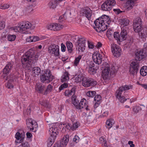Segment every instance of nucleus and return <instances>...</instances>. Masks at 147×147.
<instances>
[{
  "label": "nucleus",
  "mask_w": 147,
  "mask_h": 147,
  "mask_svg": "<svg viewBox=\"0 0 147 147\" xmlns=\"http://www.w3.org/2000/svg\"><path fill=\"white\" fill-rule=\"evenodd\" d=\"M38 59L35 55H33L31 51H28L22 57L21 60L23 67L30 70L32 65L36 63Z\"/></svg>",
  "instance_id": "f257e3e1"
},
{
  "label": "nucleus",
  "mask_w": 147,
  "mask_h": 147,
  "mask_svg": "<svg viewBox=\"0 0 147 147\" xmlns=\"http://www.w3.org/2000/svg\"><path fill=\"white\" fill-rule=\"evenodd\" d=\"M110 22V18L109 16L105 15H103L94 21L95 26H94V28L97 32H103L107 28L108 26L106 23L109 24Z\"/></svg>",
  "instance_id": "f03ea898"
},
{
  "label": "nucleus",
  "mask_w": 147,
  "mask_h": 147,
  "mask_svg": "<svg viewBox=\"0 0 147 147\" xmlns=\"http://www.w3.org/2000/svg\"><path fill=\"white\" fill-rule=\"evenodd\" d=\"M132 86L131 85H125L123 86L120 87L118 90H117L115 94V95L116 98L121 103H123L127 99L129 98H126L124 96H121L122 93L123 91L129 90L132 88Z\"/></svg>",
  "instance_id": "7ed1b4c3"
},
{
  "label": "nucleus",
  "mask_w": 147,
  "mask_h": 147,
  "mask_svg": "<svg viewBox=\"0 0 147 147\" xmlns=\"http://www.w3.org/2000/svg\"><path fill=\"white\" fill-rule=\"evenodd\" d=\"M54 78V76L51 74L50 69H46L44 73L40 75V80L42 82L48 83L52 81Z\"/></svg>",
  "instance_id": "20e7f679"
},
{
  "label": "nucleus",
  "mask_w": 147,
  "mask_h": 147,
  "mask_svg": "<svg viewBox=\"0 0 147 147\" xmlns=\"http://www.w3.org/2000/svg\"><path fill=\"white\" fill-rule=\"evenodd\" d=\"M34 27L32 26V24L28 21L22 22L20 24H18V26H16L14 30H16L17 31L22 32L28 29H33Z\"/></svg>",
  "instance_id": "39448f33"
},
{
  "label": "nucleus",
  "mask_w": 147,
  "mask_h": 147,
  "mask_svg": "<svg viewBox=\"0 0 147 147\" xmlns=\"http://www.w3.org/2000/svg\"><path fill=\"white\" fill-rule=\"evenodd\" d=\"M127 31L124 27L121 28L120 34L117 32H115L113 34L114 38L118 41L122 42L125 40L127 38Z\"/></svg>",
  "instance_id": "423d86ee"
},
{
  "label": "nucleus",
  "mask_w": 147,
  "mask_h": 147,
  "mask_svg": "<svg viewBox=\"0 0 147 147\" xmlns=\"http://www.w3.org/2000/svg\"><path fill=\"white\" fill-rule=\"evenodd\" d=\"M141 66L140 63L138 60L135 59L132 61L130 64L129 70L130 74L134 76L136 75Z\"/></svg>",
  "instance_id": "0eeeda50"
},
{
  "label": "nucleus",
  "mask_w": 147,
  "mask_h": 147,
  "mask_svg": "<svg viewBox=\"0 0 147 147\" xmlns=\"http://www.w3.org/2000/svg\"><path fill=\"white\" fill-rule=\"evenodd\" d=\"M27 127L31 131L35 132L37 131L38 125L37 123L32 119L28 118L26 120Z\"/></svg>",
  "instance_id": "6e6552de"
},
{
  "label": "nucleus",
  "mask_w": 147,
  "mask_h": 147,
  "mask_svg": "<svg viewBox=\"0 0 147 147\" xmlns=\"http://www.w3.org/2000/svg\"><path fill=\"white\" fill-rule=\"evenodd\" d=\"M80 14L81 16L86 17L89 20H90L93 14L92 10L88 7L82 8L80 11Z\"/></svg>",
  "instance_id": "1a4fd4ad"
},
{
  "label": "nucleus",
  "mask_w": 147,
  "mask_h": 147,
  "mask_svg": "<svg viewBox=\"0 0 147 147\" xmlns=\"http://www.w3.org/2000/svg\"><path fill=\"white\" fill-rule=\"evenodd\" d=\"M102 67L103 68L102 71V78L104 80L108 79L109 78L110 71L109 65L107 63L105 62L102 65Z\"/></svg>",
  "instance_id": "9d476101"
},
{
  "label": "nucleus",
  "mask_w": 147,
  "mask_h": 147,
  "mask_svg": "<svg viewBox=\"0 0 147 147\" xmlns=\"http://www.w3.org/2000/svg\"><path fill=\"white\" fill-rule=\"evenodd\" d=\"M85 41L84 38H80L76 42V49L79 52H83L85 50Z\"/></svg>",
  "instance_id": "9b49d317"
},
{
  "label": "nucleus",
  "mask_w": 147,
  "mask_h": 147,
  "mask_svg": "<svg viewBox=\"0 0 147 147\" xmlns=\"http://www.w3.org/2000/svg\"><path fill=\"white\" fill-rule=\"evenodd\" d=\"M97 83L96 81L93 79L86 78H82V85L85 87L94 86Z\"/></svg>",
  "instance_id": "f8f14e48"
},
{
  "label": "nucleus",
  "mask_w": 147,
  "mask_h": 147,
  "mask_svg": "<svg viewBox=\"0 0 147 147\" xmlns=\"http://www.w3.org/2000/svg\"><path fill=\"white\" fill-rule=\"evenodd\" d=\"M48 52L50 54H53L56 56H58L59 55V46L55 44L50 45L48 48Z\"/></svg>",
  "instance_id": "ddd939ff"
},
{
  "label": "nucleus",
  "mask_w": 147,
  "mask_h": 147,
  "mask_svg": "<svg viewBox=\"0 0 147 147\" xmlns=\"http://www.w3.org/2000/svg\"><path fill=\"white\" fill-rule=\"evenodd\" d=\"M111 48L112 52L115 57H119L121 54V50L120 47L115 44L113 43L111 45Z\"/></svg>",
  "instance_id": "4468645a"
},
{
  "label": "nucleus",
  "mask_w": 147,
  "mask_h": 147,
  "mask_svg": "<svg viewBox=\"0 0 147 147\" xmlns=\"http://www.w3.org/2000/svg\"><path fill=\"white\" fill-rule=\"evenodd\" d=\"M92 57L94 62L96 64L99 65L101 63L102 57L99 53H95L92 54Z\"/></svg>",
  "instance_id": "2eb2a0df"
},
{
  "label": "nucleus",
  "mask_w": 147,
  "mask_h": 147,
  "mask_svg": "<svg viewBox=\"0 0 147 147\" xmlns=\"http://www.w3.org/2000/svg\"><path fill=\"white\" fill-rule=\"evenodd\" d=\"M136 0H127L125 5L124 8L126 11H128L133 9L135 2Z\"/></svg>",
  "instance_id": "dca6fc26"
},
{
  "label": "nucleus",
  "mask_w": 147,
  "mask_h": 147,
  "mask_svg": "<svg viewBox=\"0 0 147 147\" xmlns=\"http://www.w3.org/2000/svg\"><path fill=\"white\" fill-rule=\"evenodd\" d=\"M146 57L145 53L143 50H137L135 54V59L138 61H140Z\"/></svg>",
  "instance_id": "f3484780"
},
{
  "label": "nucleus",
  "mask_w": 147,
  "mask_h": 147,
  "mask_svg": "<svg viewBox=\"0 0 147 147\" xmlns=\"http://www.w3.org/2000/svg\"><path fill=\"white\" fill-rule=\"evenodd\" d=\"M47 27L48 30L57 31L61 29L63 26L62 25H60L56 23H55L48 25Z\"/></svg>",
  "instance_id": "a211bd4d"
},
{
  "label": "nucleus",
  "mask_w": 147,
  "mask_h": 147,
  "mask_svg": "<svg viewBox=\"0 0 147 147\" xmlns=\"http://www.w3.org/2000/svg\"><path fill=\"white\" fill-rule=\"evenodd\" d=\"M13 65L12 63L9 62L3 69V74L7 75V74L10 72V71L13 68Z\"/></svg>",
  "instance_id": "6ab92c4d"
},
{
  "label": "nucleus",
  "mask_w": 147,
  "mask_h": 147,
  "mask_svg": "<svg viewBox=\"0 0 147 147\" xmlns=\"http://www.w3.org/2000/svg\"><path fill=\"white\" fill-rule=\"evenodd\" d=\"M87 104L86 100L83 98L80 101V102H79L77 104V106H76L75 107L76 109H81L82 108H83L85 107L86 105V106Z\"/></svg>",
  "instance_id": "aec40b11"
},
{
  "label": "nucleus",
  "mask_w": 147,
  "mask_h": 147,
  "mask_svg": "<svg viewBox=\"0 0 147 147\" xmlns=\"http://www.w3.org/2000/svg\"><path fill=\"white\" fill-rule=\"evenodd\" d=\"M69 135H66L62 138L60 143V144L61 145L62 147H65L67 143L69 142Z\"/></svg>",
  "instance_id": "412c9836"
},
{
  "label": "nucleus",
  "mask_w": 147,
  "mask_h": 147,
  "mask_svg": "<svg viewBox=\"0 0 147 147\" xmlns=\"http://www.w3.org/2000/svg\"><path fill=\"white\" fill-rule=\"evenodd\" d=\"M59 133L57 127L53 126L50 128L49 130V134L50 136H53L56 137L57 135Z\"/></svg>",
  "instance_id": "4be33fe9"
},
{
  "label": "nucleus",
  "mask_w": 147,
  "mask_h": 147,
  "mask_svg": "<svg viewBox=\"0 0 147 147\" xmlns=\"http://www.w3.org/2000/svg\"><path fill=\"white\" fill-rule=\"evenodd\" d=\"M139 35L143 40H146V38L147 37V26L143 28L142 32Z\"/></svg>",
  "instance_id": "5701e85b"
},
{
  "label": "nucleus",
  "mask_w": 147,
  "mask_h": 147,
  "mask_svg": "<svg viewBox=\"0 0 147 147\" xmlns=\"http://www.w3.org/2000/svg\"><path fill=\"white\" fill-rule=\"evenodd\" d=\"M39 103L45 107L50 108L51 107L49 102L46 99L44 100L42 98L40 99L39 101Z\"/></svg>",
  "instance_id": "b1692460"
},
{
  "label": "nucleus",
  "mask_w": 147,
  "mask_h": 147,
  "mask_svg": "<svg viewBox=\"0 0 147 147\" xmlns=\"http://www.w3.org/2000/svg\"><path fill=\"white\" fill-rule=\"evenodd\" d=\"M35 6L36 5L34 3L27 6L24 9V11L26 12L32 13Z\"/></svg>",
  "instance_id": "393cba45"
},
{
  "label": "nucleus",
  "mask_w": 147,
  "mask_h": 147,
  "mask_svg": "<svg viewBox=\"0 0 147 147\" xmlns=\"http://www.w3.org/2000/svg\"><path fill=\"white\" fill-rule=\"evenodd\" d=\"M76 89L75 88H72L70 90H65V96H69L75 94L76 92Z\"/></svg>",
  "instance_id": "a878e982"
},
{
  "label": "nucleus",
  "mask_w": 147,
  "mask_h": 147,
  "mask_svg": "<svg viewBox=\"0 0 147 147\" xmlns=\"http://www.w3.org/2000/svg\"><path fill=\"white\" fill-rule=\"evenodd\" d=\"M32 71L33 73V75L35 77L38 76L40 74L41 72V69L38 67H34L32 68Z\"/></svg>",
  "instance_id": "bb28decb"
},
{
  "label": "nucleus",
  "mask_w": 147,
  "mask_h": 147,
  "mask_svg": "<svg viewBox=\"0 0 147 147\" xmlns=\"http://www.w3.org/2000/svg\"><path fill=\"white\" fill-rule=\"evenodd\" d=\"M101 8L102 10L105 11H109L111 9V6L109 5L108 2L106 1L102 5Z\"/></svg>",
  "instance_id": "cd10ccee"
},
{
  "label": "nucleus",
  "mask_w": 147,
  "mask_h": 147,
  "mask_svg": "<svg viewBox=\"0 0 147 147\" xmlns=\"http://www.w3.org/2000/svg\"><path fill=\"white\" fill-rule=\"evenodd\" d=\"M69 74L68 72L66 71L62 76L61 78V81L62 82H67L69 79Z\"/></svg>",
  "instance_id": "c85d7f7f"
},
{
  "label": "nucleus",
  "mask_w": 147,
  "mask_h": 147,
  "mask_svg": "<svg viewBox=\"0 0 147 147\" xmlns=\"http://www.w3.org/2000/svg\"><path fill=\"white\" fill-rule=\"evenodd\" d=\"M140 74L142 76H145L147 74V66H144L141 67L140 70Z\"/></svg>",
  "instance_id": "c756f323"
},
{
  "label": "nucleus",
  "mask_w": 147,
  "mask_h": 147,
  "mask_svg": "<svg viewBox=\"0 0 147 147\" xmlns=\"http://www.w3.org/2000/svg\"><path fill=\"white\" fill-rule=\"evenodd\" d=\"M122 25H123V26L122 28L124 27L125 28L126 31L128 29L127 26L128 25L129 23V21L127 19H123L122 20Z\"/></svg>",
  "instance_id": "7c9ffc66"
},
{
  "label": "nucleus",
  "mask_w": 147,
  "mask_h": 147,
  "mask_svg": "<svg viewBox=\"0 0 147 147\" xmlns=\"http://www.w3.org/2000/svg\"><path fill=\"white\" fill-rule=\"evenodd\" d=\"M36 89L38 90L39 93L44 94L45 87L44 85H36Z\"/></svg>",
  "instance_id": "2f4dec72"
},
{
  "label": "nucleus",
  "mask_w": 147,
  "mask_h": 147,
  "mask_svg": "<svg viewBox=\"0 0 147 147\" xmlns=\"http://www.w3.org/2000/svg\"><path fill=\"white\" fill-rule=\"evenodd\" d=\"M56 137L53 136H50V137H49L48 140V146H51L52 145L55 141Z\"/></svg>",
  "instance_id": "473e14b6"
},
{
  "label": "nucleus",
  "mask_w": 147,
  "mask_h": 147,
  "mask_svg": "<svg viewBox=\"0 0 147 147\" xmlns=\"http://www.w3.org/2000/svg\"><path fill=\"white\" fill-rule=\"evenodd\" d=\"M66 45L68 52L70 53H72L73 47L72 43L69 41H67L66 42Z\"/></svg>",
  "instance_id": "72a5a7b5"
},
{
  "label": "nucleus",
  "mask_w": 147,
  "mask_h": 147,
  "mask_svg": "<svg viewBox=\"0 0 147 147\" xmlns=\"http://www.w3.org/2000/svg\"><path fill=\"white\" fill-rule=\"evenodd\" d=\"M15 138L17 139L16 142L17 143H21L23 142V139L21 138V134L20 132H17L15 136Z\"/></svg>",
  "instance_id": "f704fd0d"
},
{
  "label": "nucleus",
  "mask_w": 147,
  "mask_h": 147,
  "mask_svg": "<svg viewBox=\"0 0 147 147\" xmlns=\"http://www.w3.org/2000/svg\"><path fill=\"white\" fill-rule=\"evenodd\" d=\"M114 124L113 120L112 119H109L107 120L106 122V127L109 129Z\"/></svg>",
  "instance_id": "c9c22d12"
},
{
  "label": "nucleus",
  "mask_w": 147,
  "mask_h": 147,
  "mask_svg": "<svg viewBox=\"0 0 147 147\" xmlns=\"http://www.w3.org/2000/svg\"><path fill=\"white\" fill-rule=\"evenodd\" d=\"M80 125V123L78 122H76L73 123L72 125L71 124V130L74 131L78 128Z\"/></svg>",
  "instance_id": "e433bc0d"
},
{
  "label": "nucleus",
  "mask_w": 147,
  "mask_h": 147,
  "mask_svg": "<svg viewBox=\"0 0 147 147\" xmlns=\"http://www.w3.org/2000/svg\"><path fill=\"white\" fill-rule=\"evenodd\" d=\"M53 86L51 84H49L47 87L45 91L44 94L46 95L51 92L52 90Z\"/></svg>",
  "instance_id": "4c0bfd02"
},
{
  "label": "nucleus",
  "mask_w": 147,
  "mask_h": 147,
  "mask_svg": "<svg viewBox=\"0 0 147 147\" xmlns=\"http://www.w3.org/2000/svg\"><path fill=\"white\" fill-rule=\"evenodd\" d=\"M72 101L73 104L75 106H77V104L79 102V101L76 99V96L74 95H72Z\"/></svg>",
  "instance_id": "58836bf2"
},
{
  "label": "nucleus",
  "mask_w": 147,
  "mask_h": 147,
  "mask_svg": "<svg viewBox=\"0 0 147 147\" xmlns=\"http://www.w3.org/2000/svg\"><path fill=\"white\" fill-rule=\"evenodd\" d=\"M7 37L8 41H12L15 40L16 38V36L14 34H9L8 35Z\"/></svg>",
  "instance_id": "ea45409f"
},
{
  "label": "nucleus",
  "mask_w": 147,
  "mask_h": 147,
  "mask_svg": "<svg viewBox=\"0 0 147 147\" xmlns=\"http://www.w3.org/2000/svg\"><path fill=\"white\" fill-rule=\"evenodd\" d=\"M101 98L100 95H97L95 96L94 100L97 102V104H99L101 102Z\"/></svg>",
  "instance_id": "a19ab883"
},
{
  "label": "nucleus",
  "mask_w": 147,
  "mask_h": 147,
  "mask_svg": "<svg viewBox=\"0 0 147 147\" xmlns=\"http://www.w3.org/2000/svg\"><path fill=\"white\" fill-rule=\"evenodd\" d=\"M133 28L135 32H139L142 30V27L141 26H134Z\"/></svg>",
  "instance_id": "79ce46f5"
},
{
  "label": "nucleus",
  "mask_w": 147,
  "mask_h": 147,
  "mask_svg": "<svg viewBox=\"0 0 147 147\" xmlns=\"http://www.w3.org/2000/svg\"><path fill=\"white\" fill-rule=\"evenodd\" d=\"M96 94V92L94 91H89L87 92L86 95L89 97H93Z\"/></svg>",
  "instance_id": "37998d69"
},
{
  "label": "nucleus",
  "mask_w": 147,
  "mask_h": 147,
  "mask_svg": "<svg viewBox=\"0 0 147 147\" xmlns=\"http://www.w3.org/2000/svg\"><path fill=\"white\" fill-rule=\"evenodd\" d=\"M82 58V56L79 55L78 57H76L74 61V64L75 65L77 66L79 64L80 61Z\"/></svg>",
  "instance_id": "c03bdc74"
},
{
  "label": "nucleus",
  "mask_w": 147,
  "mask_h": 147,
  "mask_svg": "<svg viewBox=\"0 0 147 147\" xmlns=\"http://www.w3.org/2000/svg\"><path fill=\"white\" fill-rule=\"evenodd\" d=\"M106 1L108 2L109 5L111 6V9L112 7L114 6L116 4L115 0H107Z\"/></svg>",
  "instance_id": "a18cd8bd"
},
{
  "label": "nucleus",
  "mask_w": 147,
  "mask_h": 147,
  "mask_svg": "<svg viewBox=\"0 0 147 147\" xmlns=\"http://www.w3.org/2000/svg\"><path fill=\"white\" fill-rule=\"evenodd\" d=\"M141 108L139 106H136L134 107L133 110L134 112L136 113L139 112L141 111Z\"/></svg>",
  "instance_id": "49530a36"
},
{
  "label": "nucleus",
  "mask_w": 147,
  "mask_h": 147,
  "mask_svg": "<svg viewBox=\"0 0 147 147\" xmlns=\"http://www.w3.org/2000/svg\"><path fill=\"white\" fill-rule=\"evenodd\" d=\"M134 24H142V22L141 19L139 17L137 18L134 21Z\"/></svg>",
  "instance_id": "de8ad7c7"
},
{
  "label": "nucleus",
  "mask_w": 147,
  "mask_h": 147,
  "mask_svg": "<svg viewBox=\"0 0 147 147\" xmlns=\"http://www.w3.org/2000/svg\"><path fill=\"white\" fill-rule=\"evenodd\" d=\"M88 71L91 74H93L96 73V69H95L94 67L88 68Z\"/></svg>",
  "instance_id": "09e8293b"
},
{
  "label": "nucleus",
  "mask_w": 147,
  "mask_h": 147,
  "mask_svg": "<svg viewBox=\"0 0 147 147\" xmlns=\"http://www.w3.org/2000/svg\"><path fill=\"white\" fill-rule=\"evenodd\" d=\"M82 78L81 76L78 75L75 77V82L77 83L81 81L82 80Z\"/></svg>",
  "instance_id": "8fccbe9b"
},
{
  "label": "nucleus",
  "mask_w": 147,
  "mask_h": 147,
  "mask_svg": "<svg viewBox=\"0 0 147 147\" xmlns=\"http://www.w3.org/2000/svg\"><path fill=\"white\" fill-rule=\"evenodd\" d=\"M67 86L68 85L66 83H64L59 87V90L60 91H61L64 88H67Z\"/></svg>",
  "instance_id": "3c124183"
},
{
  "label": "nucleus",
  "mask_w": 147,
  "mask_h": 147,
  "mask_svg": "<svg viewBox=\"0 0 147 147\" xmlns=\"http://www.w3.org/2000/svg\"><path fill=\"white\" fill-rule=\"evenodd\" d=\"M66 18H67L66 16V13H65L63 16H61L59 17V20H60V21H63L64 20H65Z\"/></svg>",
  "instance_id": "603ef678"
},
{
  "label": "nucleus",
  "mask_w": 147,
  "mask_h": 147,
  "mask_svg": "<svg viewBox=\"0 0 147 147\" xmlns=\"http://www.w3.org/2000/svg\"><path fill=\"white\" fill-rule=\"evenodd\" d=\"M79 139L80 138L78 136L75 135L73 139V141L76 143L79 142Z\"/></svg>",
  "instance_id": "864d4df0"
},
{
  "label": "nucleus",
  "mask_w": 147,
  "mask_h": 147,
  "mask_svg": "<svg viewBox=\"0 0 147 147\" xmlns=\"http://www.w3.org/2000/svg\"><path fill=\"white\" fill-rule=\"evenodd\" d=\"M9 7V5L7 4H3L0 6V8L2 9H5Z\"/></svg>",
  "instance_id": "5fc2aeb1"
},
{
  "label": "nucleus",
  "mask_w": 147,
  "mask_h": 147,
  "mask_svg": "<svg viewBox=\"0 0 147 147\" xmlns=\"http://www.w3.org/2000/svg\"><path fill=\"white\" fill-rule=\"evenodd\" d=\"M5 26V25L4 21L0 22V30L3 29Z\"/></svg>",
  "instance_id": "6e6d98bb"
},
{
  "label": "nucleus",
  "mask_w": 147,
  "mask_h": 147,
  "mask_svg": "<svg viewBox=\"0 0 147 147\" xmlns=\"http://www.w3.org/2000/svg\"><path fill=\"white\" fill-rule=\"evenodd\" d=\"M61 50L62 52H64L65 51V50L66 49V47L62 43L61 45Z\"/></svg>",
  "instance_id": "4d7b16f0"
},
{
  "label": "nucleus",
  "mask_w": 147,
  "mask_h": 147,
  "mask_svg": "<svg viewBox=\"0 0 147 147\" xmlns=\"http://www.w3.org/2000/svg\"><path fill=\"white\" fill-rule=\"evenodd\" d=\"M113 11L115 12L116 14H117L123 12L122 11H121L119 9H114Z\"/></svg>",
  "instance_id": "13d9d810"
},
{
  "label": "nucleus",
  "mask_w": 147,
  "mask_h": 147,
  "mask_svg": "<svg viewBox=\"0 0 147 147\" xmlns=\"http://www.w3.org/2000/svg\"><path fill=\"white\" fill-rule=\"evenodd\" d=\"M65 128L67 129H69V130H71V124H69V123H67L66 125H65Z\"/></svg>",
  "instance_id": "bf43d9fd"
},
{
  "label": "nucleus",
  "mask_w": 147,
  "mask_h": 147,
  "mask_svg": "<svg viewBox=\"0 0 147 147\" xmlns=\"http://www.w3.org/2000/svg\"><path fill=\"white\" fill-rule=\"evenodd\" d=\"M33 39L31 41L32 42H36L39 40V38L37 36H33Z\"/></svg>",
  "instance_id": "052dcab7"
},
{
  "label": "nucleus",
  "mask_w": 147,
  "mask_h": 147,
  "mask_svg": "<svg viewBox=\"0 0 147 147\" xmlns=\"http://www.w3.org/2000/svg\"><path fill=\"white\" fill-rule=\"evenodd\" d=\"M113 31L111 29H109L107 32V34L109 35H111L112 34Z\"/></svg>",
  "instance_id": "680f3d73"
},
{
  "label": "nucleus",
  "mask_w": 147,
  "mask_h": 147,
  "mask_svg": "<svg viewBox=\"0 0 147 147\" xmlns=\"http://www.w3.org/2000/svg\"><path fill=\"white\" fill-rule=\"evenodd\" d=\"M23 147H30L28 143L27 142L22 144Z\"/></svg>",
  "instance_id": "e2e57ef3"
},
{
  "label": "nucleus",
  "mask_w": 147,
  "mask_h": 147,
  "mask_svg": "<svg viewBox=\"0 0 147 147\" xmlns=\"http://www.w3.org/2000/svg\"><path fill=\"white\" fill-rule=\"evenodd\" d=\"M94 65H95L93 62L90 61L89 64L88 68L94 67Z\"/></svg>",
  "instance_id": "0e129e2a"
},
{
  "label": "nucleus",
  "mask_w": 147,
  "mask_h": 147,
  "mask_svg": "<svg viewBox=\"0 0 147 147\" xmlns=\"http://www.w3.org/2000/svg\"><path fill=\"white\" fill-rule=\"evenodd\" d=\"M33 36H29L26 39V40L27 42H32L31 41L33 39Z\"/></svg>",
  "instance_id": "69168bd1"
},
{
  "label": "nucleus",
  "mask_w": 147,
  "mask_h": 147,
  "mask_svg": "<svg viewBox=\"0 0 147 147\" xmlns=\"http://www.w3.org/2000/svg\"><path fill=\"white\" fill-rule=\"evenodd\" d=\"M8 88H13V86L11 84L8 83L7 84V86H6Z\"/></svg>",
  "instance_id": "338daca9"
},
{
  "label": "nucleus",
  "mask_w": 147,
  "mask_h": 147,
  "mask_svg": "<svg viewBox=\"0 0 147 147\" xmlns=\"http://www.w3.org/2000/svg\"><path fill=\"white\" fill-rule=\"evenodd\" d=\"M53 147H62V146H61V145L60 143H56L54 144Z\"/></svg>",
  "instance_id": "774afa93"
}]
</instances>
